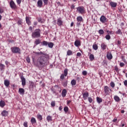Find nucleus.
Returning <instances> with one entry per match:
<instances>
[{"mask_svg": "<svg viewBox=\"0 0 127 127\" xmlns=\"http://www.w3.org/2000/svg\"><path fill=\"white\" fill-rule=\"evenodd\" d=\"M31 123L32 125H35L36 124V119L34 117H32L31 119Z\"/></svg>", "mask_w": 127, "mask_h": 127, "instance_id": "6ab92c4d", "label": "nucleus"}, {"mask_svg": "<svg viewBox=\"0 0 127 127\" xmlns=\"http://www.w3.org/2000/svg\"><path fill=\"white\" fill-rule=\"evenodd\" d=\"M114 100L116 102H120V101H121V99L120 98V97L117 95L114 96Z\"/></svg>", "mask_w": 127, "mask_h": 127, "instance_id": "bb28decb", "label": "nucleus"}, {"mask_svg": "<svg viewBox=\"0 0 127 127\" xmlns=\"http://www.w3.org/2000/svg\"><path fill=\"white\" fill-rule=\"evenodd\" d=\"M23 126L24 127H28V123L27 122H24L23 123Z\"/></svg>", "mask_w": 127, "mask_h": 127, "instance_id": "de8ad7c7", "label": "nucleus"}, {"mask_svg": "<svg viewBox=\"0 0 127 127\" xmlns=\"http://www.w3.org/2000/svg\"><path fill=\"white\" fill-rule=\"evenodd\" d=\"M88 101L90 103L93 102V99L92 98V97H88Z\"/></svg>", "mask_w": 127, "mask_h": 127, "instance_id": "09e8293b", "label": "nucleus"}, {"mask_svg": "<svg viewBox=\"0 0 127 127\" xmlns=\"http://www.w3.org/2000/svg\"><path fill=\"white\" fill-rule=\"evenodd\" d=\"M71 84L72 86H75V85H76V80L74 79L72 80L71 81Z\"/></svg>", "mask_w": 127, "mask_h": 127, "instance_id": "4c0bfd02", "label": "nucleus"}, {"mask_svg": "<svg viewBox=\"0 0 127 127\" xmlns=\"http://www.w3.org/2000/svg\"><path fill=\"white\" fill-rule=\"evenodd\" d=\"M37 20L38 22H40V23H44V21L42 18H38Z\"/></svg>", "mask_w": 127, "mask_h": 127, "instance_id": "c756f323", "label": "nucleus"}, {"mask_svg": "<svg viewBox=\"0 0 127 127\" xmlns=\"http://www.w3.org/2000/svg\"><path fill=\"white\" fill-rule=\"evenodd\" d=\"M59 110L61 111H62V106H60Z\"/></svg>", "mask_w": 127, "mask_h": 127, "instance_id": "774afa93", "label": "nucleus"}, {"mask_svg": "<svg viewBox=\"0 0 127 127\" xmlns=\"http://www.w3.org/2000/svg\"><path fill=\"white\" fill-rule=\"evenodd\" d=\"M48 0H43V1L45 5L48 4Z\"/></svg>", "mask_w": 127, "mask_h": 127, "instance_id": "37998d69", "label": "nucleus"}, {"mask_svg": "<svg viewBox=\"0 0 127 127\" xmlns=\"http://www.w3.org/2000/svg\"><path fill=\"white\" fill-rule=\"evenodd\" d=\"M41 43V40L39 39H36L34 42L35 45H38V44H40Z\"/></svg>", "mask_w": 127, "mask_h": 127, "instance_id": "f3484780", "label": "nucleus"}, {"mask_svg": "<svg viewBox=\"0 0 127 127\" xmlns=\"http://www.w3.org/2000/svg\"><path fill=\"white\" fill-rule=\"evenodd\" d=\"M42 45L43 46H47L48 45V42L46 41H44L42 43Z\"/></svg>", "mask_w": 127, "mask_h": 127, "instance_id": "7c9ffc66", "label": "nucleus"}, {"mask_svg": "<svg viewBox=\"0 0 127 127\" xmlns=\"http://www.w3.org/2000/svg\"><path fill=\"white\" fill-rule=\"evenodd\" d=\"M5 106V102L3 100H0V107L1 108H3Z\"/></svg>", "mask_w": 127, "mask_h": 127, "instance_id": "aec40b11", "label": "nucleus"}, {"mask_svg": "<svg viewBox=\"0 0 127 127\" xmlns=\"http://www.w3.org/2000/svg\"><path fill=\"white\" fill-rule=\"evenodd\" d=\"M33 86H34V83H33V82L31 81L30 83V87L33 88Z\"/></svg>", "mask_w": 127, "mask_h": 127, "instance_id": "3c124183", "label": "nucleus"}, {"mask_svg": "<svg viewBox=\"0 0 127 127\" xmlns=\"http://www.w3.org/2000/svg\"><path fill=\"white\" fill-rule=\"evenodd\" d=\"M69 109L68 108V107L65 106L64 107V111L65 112L67 113V112H68Z\"/></svg>", "mask_w": 127, "mask_h": 127, "instance_id": "a19ab883", "label": "nucleus"}, {"mask_svg": "<svg viewBox=\"0 0 127 127\" xmlns=\"http://www.w3.org/2000/svg\"><path fill=\"white\" fill-rule=\"evenodd\" d=\"M124 85L125 86H127V80H125V81H124Z\"/></svg>", "mask_w": 127, "mask_h": 127, "instance_id": "e2e57ef3", "label": "nucleus"}, {"mask_svg": "<svg viewBox=\"0 0 127 127\" xmlns=\"http://www.w3.org/2000/svg\"><path fill=\"white\" fill-rule=\"evenodd\" d=\"M73 54V53L72 52V51L68 50L67 52V55L68 56H70V55H72Z\"/></svg>", "mask_w": 127, "mask_h": 127, "instance_id": "473e14b6", "label": "nucleus"}, {"mask_svg": "<svg viewBox=\"0 0 127 127\" xmlns=\"http://www.w3.org/2000/svg\"><path fill=\"white\" fill-rule=\"evenodd\" d=\"M67 94V90L66 89H64L62 92V97H66Z\"/></svg>", "mask_w": 127, "mask_h": 127, "instance_id": "4be33fe9", "label": "nucleus"}, {"mask_svg": "<svg viewBox=\"0 0 127 127\" xmlns=\"http://www.w3.org/2000/svg\"><path fill=\"white\" fill-rule=\"evenodd\" d=\"M120 65L121 66V67H124V66L125 65V64L123 63H120Z\"/></svg>", "mask_w": 127, "mask_h": 127, "instance_id": "13d9d810", "label": "nucleus"}, {"mask_svg": "<svg viewBox=\"0 0 127 127\" xmlns=\"http://www.w3.org/2000/svg\"><path fill=\"white\" fill-rule=\"evenodd\" d=\"M48 46L49 48H53V46H54V44H53V43L50 42L48 43Z\"/></svg>", "mask_w": 127, "mask_h": 127, "instance_id": "cd10ccee", "label": "nucleus"}, {"mask_svg": "<svg viewBox=\"0 0 127 127\" xmlns=\"http://www.w3.org/2000/svg\"><path fill=\"white\" fill-rule=\"evenodd\" d=\"M24 89L23 88H19V93L20 95H24Z\"/></svg>", "mask_w": 127, "mask_h": 127, "instance_id": "412c9836", "label": "nucleus"}, {"mask_svg": "<svg viewBox=\"0 0 127 127\" xmlns=\"http://www.w3.org/2000/svg\"><path fill=\"white\" fill-rule=\"evenodd\" d=\"M110 86L112 88H115V86H116V84H115V82H114V81H111L110 83Z\"/></svg>", "mask_w": 127, "mask_h": 127, "instance_id": "c9c22d12", "label": "nucleus"}, {"mask_svg": "<svg viewBox=\"0 0 127 127\" xmlns=\"http://www.w3.org/2000/svg\"><path fill=\"white\" fill-rule=\"evenodd\" d=\"M92 47L94 50H98V45L97 44H93Z\"/></svg>", "mask_w": 127, "mask_h": 127, "instance_id": "f704fd0d", "label": "nucleus"}, {"mask_svg": "<svg viewBox=\"0 0 127 127\" xmlns=\"http://www.w3.org/2000/svg\"><path fill=\"white\" fill-rule=\"evenodd\" d=\"M52 107H54L55 106V101H52L51 103Z\"/></svg>", "mask_w": 127, "mask_h": 127, "instance_id": "603ef678", "label": "nucleus"}, {"mask_svg": "<svg viewBox=\"0 0 127 127\" xmlns=\"http://www.w3.org/2000/svg\"><path fill=\"white\" fill-rule=\"evenodd\" d=\"M87 71L86 70H84L82 71V74L84 75V76H86V75H87Z\"/></svg>", "mask_w": 127, "mask_h": 127, "instance_id": "864d4df0", "label": "nucleus"}, {"mask_svg": "<svg viewBox=\"0 0 127 127\" xmlns=\"http://www.w3.org/2000/svg\"><path fill=\"white\" fill-rule=\"evenodd\" d=\"M89 97V93L88 92H85L83 94V98L84 100H87V98Z\"/></svg>", "mask_w": 127, "mask_h": 127, "instance_id": "2eb2a0df", "label": "nucleus"}, {"mask_svg": "<svg viewBox=\"0 0 127 127\" xmlns=\"http://www.w3.org/2000/svg\"><path fill=\"white\" fill-rule=\"evenodd\" d=\"M51 91L53 94H55V93H56V91L54 89H51Z\"/></svg>", "mask_w": 127, "mask_h": 127, "instance_id": "680f3d73", "label": "nucleus"}, {"mask_svg": "<svg viewBox=\"0 0 127 127\" xmlns=\"http://www.w3.org/2000/svg\"><path fill=\"white\" fill-rule=\"evenodd\" d=\"M34 25H37V22L34 21Z\"/></svg>", "mask_w": 127, "mask_h": 127, "instance_id": "338daca9", "label": "nucleus"}, {"mask_svg": "<svg viewBox=\"0 0 127 127\" xmlns=\"http://www.w3.org/2000/svg\"><path fill=\"white\" fill-rule=\"evenodd\" d=\"M100 20L102 23H105V22H107L108 19H107V17H106L105 16L102 15L101 16Z\"/></svg>", "mask_w": 127, "mask_h": 127, "instance_id": "6e6552de", "label": "nucleus"}, {"mask_svg": "<svg viewBox=\"0 0 127 127\" xmlns=\"http://www.w3.org/2000/svg\"><path fill=\"white\" fill-rule=\"evenodd\" d=\"M64 77H65V75H64V74H62L61 75V79H64Z\"/></svg>", "mask_w": 127, "mask_h": 127, "instance_id": "bf43d9fd", "label": "nucleus"}, {"mask_svg": "<svg viewBox=\"0 0 127 127\" xmlns=\"http://www.w3.org/2000/svg\"><path fill=\"white\" fill-rule=\"evenodd\" d=\"M22 0H16V2L17 4L19 5L21 3V1Z\"/></svg>", "mask_w": 127, "mask_h": 127, "instance_id": "8fccbe9b", "label": "nucleus"}, {"mask_svg": "<svg viewBox=\"0 0 127 127\" xmlns=\"http://www.w3.org/2000/svg\"><path fill=\"white\" fill-rule=\"evenodd\" d=\"M9 84H10L9 80L5 79L4 81V84L5 86V87H8V86H9Z\"/></svg>", "mask_w": 127, "mask_h": 127, "instance_id": "a211bd4d", "label": "nucleus"}, {"mask_svg": "<svg viewBox=\"0 0 127 127\" xmlns=\"http://www.w3.org/2000/svg\"><path fill=\"white\" fill-rule=\"evenodd\" d=\"M70 8L71 9H75V5L74 4L71 5Z\"/></svg>", "mask_w": 127, "mask_h": 127, "instance_id": "4d7b16f0", "label": "nucleus"}, {"mask_svg": "<svg viewBox=\"0 0 127 127\" xmlns=\"http://www.w3.org/2000/svg\"><path fill=\"white\" fill-rule=\"evenodd\" d=\"M116 33L117 34H122V31L121 30V29H118L117 31H116Z\"/></svg>", "mask_w": 127, "mask_h": 127, "instance_id": "a18cd8bd", "label": "nucleus"}, {"mask_svg": "<svg viewBox=\"0 0 127 127\" xmlns=\"http://www.w3.org/2000/svg\"><path fill=\"white\" fill-rule=\"evenodd\" d=\"M107 32L108 34H113V33L112 31L107 30Z\"/></svg>", "mask_w": 127, "mask_h": 127, "instance_id": "5fc2aeb1", "label": "nucleus"}, {"mask_svg": "<svg viewBox=\"0 0 127 127\" xmlns=\"http://www.w3.org/2000/svg\"><path fill=\"white\" fill-rule=\"evenodd\" d=\"M3 13V10L0 9V13Z\"/></svg>", "mask_w": 127, "mask_h": 127, "instance_id": "69168bd1", "label": "nucleus"}, {"mask_svg": "<svg viewBox=\"0 0 127 127\" xmlns=\"http://www.w3.org/2000/svg\"><path fill=\"white\" fill-rule=\"evenodd\" d=\"M76 11L80 14H83L85 12V7L84 6H78L76 8Z\"/></svg>", "mask_w": 127, "mask_h": 127, "instance_id": "7ed1b4c3", "label": "nucleus"}, {"mask_svg": "<svg viewBox=\"0 0 127 127\" xmlns=\"http://www.w3.org/2000/svg\"><path fill=\"white\" fill-rule=\"evenodd\" d=\"M89 59L90 61H93L94 59H95V57L94 56V55L90 54L89 56Z\"/></svg>", "mask_w": 127, "mask_h": 127, "instance_id": "c85d7f7f", "label": "nucleus"}, {"mask_svg": "<svg viewBox=\"0 0 127 127\" xmlns=\"http://www.w3.org/2000/svg\"><path fill=\"white\" fill-rule=\"evenodd\" d=\"M47 121H48V122L52 121V117L50 116H48L47 117Z\"/></svg>", "mask_w": 127, "mask_h": 127, "instance_id": "e433bc0d", "label": "nucleus"}, {"mask_svg": "<svg viewBox=\"0 0 127 127\" xmlns=\"http://www.w3.org/2000/svg\"><path fill=\"white\" fill-rule=\"evenodd\" d=\"M57 24L59 26H62V25H63V21H62V19H61V18L58 19Z\"/></svg>", "mask_w": 127, "mask_h": 127, "instance_id": "1a4fd4ad", "label": "nucleus"}, {"mask_svg": "<svg viewBox=\"0 0 127 127\" xmlns=\"http://www.w3.org/2000/svg\"><path fill=\"white\" fill-rule=\"evenodd\" d=\"M81 55H82V54H81V53H77L76 54V56H77L78 57H81Z\"/></svg>", "mask_w": 127, "mask_h": 127, "instance_id": "6e6d98bb", "label": "nucleus"}, {"mask_svg": "<svg viewBox=\"0 0 127 127\" xmlns=\"http://www.w3.org/2000/svg\"><path fill=\"white\" fill-rule=\"evenodd\" d=\"M36 54L42 56L39 57L37 59V61H35V59H34V57H32L33 63L35 66L38 67L39 69H42L44 66H46V65L49 63V62L48 61L49 60V55L43 53L42 52L36 53Z\"/></svg>", "mask_w": 127, "mask_h": 127, "instance_id": "f257e3e1", "label": "nucleus"}, {"mask_svg": "<svg viewBox=\"0 0 127 127\" xmlns=\"http://www.w3.org/2000/svg\"><path fill=\"white\" fill-rule=\"evenodd\" d=\"M37 118L38 119V120H40V121H42V116H41L40 114H38L37 115Z\"/></svg>", "mask_w": 127, "mask_h": 127, "instance_id": "72a5a7b5", "label": "nucleus"}, {"mask_svg": "<svg viewBox=\"0 0 127 127\" xmlns=\"http://www.w3.org/2000/svg\"><path fill=\"white\" fill-rule=\"evenodd\" d=\"M41 30H40V29H36L32 33V38H39L41 36Z\"/></svg>", "mask_w": 127, "mask_h": 127, "instance_id": "f03ea898", "label": "nucleus"}, {"mask_svg": "<svg viewBox=\"0 0 127 127\" xmlns=\"http://www.w3.org/2000/svg\"><path fill=\"white\" fill-rule=\"evenodd\" d=\"M73 25H74V22H72L70 24V27H73Z\"/></svg>", "mask_w": 127, "mask_h": 127, "instance_id": "0e129e2a", "label": "nucleus"}, {"mask_svg": "<svg viewBox=\"0 0 127 127\" xmlns=\"http://www.w3.org/2000/svg\"><path fill=\"white\" fill-rule=\"evenodd\" d=\"M98 33H99V34L102 35L104 33V32L103 30L100 29L99 30Z\"/></svg>", "mask_w": 127, "mask_h": 127, "instance_id": "79ce46f5", "label": "nucleus"}, {"mask_svg": "<svg viewBox=\"0 0 127 127\" xmlns=\"http://www.w3.org/2000/svg\"><path fill=\"white\" fill-rule=\"evenodd\" d=\"M67 84H68V82L67 81H65L63 83V86L66 87Z\"/></svg>", "mask_w": 127, "mask_h": 127, "instance_id": "49530a36", "label": "nucleus"}, {"mask_svg": "<svg viewBox=\"0 0 127 127\" xmlns=\"http://www.w3.org/2000/svg\"><path fill=\"white\" fill-rule=\"evenodd\" d=\"M104 91L105 96H108V95L110 94V91L112 92V89H110V87H109V86H105L104 87Z\"/></svg>", "mask_w": 127, "mask_h": 127, "instance_id": "423d86ee", "label": "nucleus"}, {"mask_svg": "<svg viewBox=\"0 0 127 127\" xmlns=\"http://www.w3.org/2000/svg\"><path fill=\"white\" fill-rule=\"evenodd\" d=\"M9 5L12 9H15V8H16V4H15V3H14L13 0L10 1Z\"/></svg>", "mask_w": 127, "mask_h": 127, "instance_id": "0eeeda50", "label": "nucleus"}, {"mask_svg": "<svg viewBox=\"0 0 127 127\" xmlns=\"http://www.w3.org/2000/svg\"><path fill=\"white\" fill-rule=\"evenodd\" d=\"M110 4L111 6H112V7H116L117 6L118 3H117V2L111 1L110 2Z\"/></svg>", "mask_w": 127, "mask_h": 127, "instance_id": "dca6fc26", "label": "nucleus"}, {"mask_svg": "<svg viewBox=\"0 0 127 127\" xmlns=\"http://www.w3.org/2000/svg\"><path fill=\"white\" fill-rule=\"evenodd\" d=\"M105 38L107 39V40H110V39H111V36H110L109 34H107L105 36Z\"/></svg>", "mask_w": 127, "mask_h": 127, "instance_id": "58836bf2", "label": "nucleus"}, {"mask_svg": "<svg viewBox=\"0 0 127 127\" xmlns=\"http://www.w3.org/2000/svg\"><path fill=\"white\" fill-rule=\"evenodd\" d=\"M4 68H5V65L2 64L0 63V71H3L4 70Z\"/></svg>", "mask_w": 127, "mask_h": 127, "instance_id": "b1692460", "label": "nucleus"}, {"mask_svg": "<svg viewBox=\"0 0 127 127\" xmlns=\"http://www.w3.org/2000/svg\"><path fill=\"white\" fill-rule=\"evenodd\" d=\"M21 80L22 86H25L26 84V80H25V78H24L23 76H21Z\"/></svg>", "mask_w": 127, "mask_h": 127, "instance_id": "9d476101", "label": "nucleus"}, {"mask_svg": "<svg viewBox=\"0 0 127 127\" xmlns=\"http://www.w3.org/2000/svg\"><path fill=\"white\" fill-rule=\"evenodd\" d=\"M74 45L76 47H78V46H81V42L80 40H76L74 42Z\"/></svg>", "mask_w": 127, "mask_h": 127, "instance_id": "f8f14e48", "label": "nucleus"}, {"mask_svg": "<svg viewBox=\"0 0 127 127\" xmlns=\"http://www.w3.org/2000/svg\"><path fill=\"white\" fill-rule=\"evenodd\" d=\"M96 100H97V103H98V104H100V103H102V102H103V99H102V98L97 97L96 98Z\"/></svg>", "mask_w": 127, "mask_h": 127, "instance_id": "a878e982", "label": "nucleus"}, {"mask_svg": "<svg viewBox=\"0 0 127 127\" xmlns=\"http://www.w3.org/2000/svg\"><path fill=\"white\" fill-rule=\"evenodd\" d=\"M26 60L28 63H30V58L28 56L27 57Z\"/></svg>", "mask_w": 127, "mask_h": 127, "instance_id": "c03bdc74", "label": "nucleus"}, {"mask_svg": "<svg viewBox=\"0 0 127 127\" xmlns=\"http://www.w3.org/2000/svg\"><path fill=\"white\" fill-rule=\"evenodd\" d=\"M76 26L79 27L81 25V23L83 21V17L81 16H79L76 18Z\"/></svg>", "mask_w": 127, "mask_h": 127, "instance_id": "39448f33", "label": "nucleus"}, {"mask_svg": "<svg viewBox=\"0 0 127 127\" xmlns=\"http://www.w3.org/2000/svg\"><path fill=\"white\" fill-rule=\"evenodd\" d=\"M106 57L108 60H112V59H113V55H112V53H107Z\"/></svg>", "mask_w": 127, "mask_h": 127, "instance_id": "9b49d317", "label": "nucleus"}, {"mask_svg": "<svg viewBox=\"0 0 127 127\" xmlns=\"http://www.w3.org/2000/svg\"><path fill=\"white\" fill-rule=\"evenodd\" d=\"M32 26H30L29 27V28H28V29H29V30L30 31H32Z\"/></svg>", "mask_w": 127, "mask_h": 127, "instance_id": "052dcab7", "label": "nucleus"}, {"mask_svg": "<svg viewBox=\"0 0 127 127\" xmlns=\"http://www.w3.org/2000/svg\"><path fill=\"white\" fill-rule=\"evenodd\" d=\"M17 24L18 25H21L22 24V20H18L17 22Z\"/></svg>", "mask_w": 127, "mask_h": 127, "instance_id": "ea45409f", "label": "nucleus"}, {"mask_svg": "<svg viewBox=\"0 0 127 127\" xmlns=\"http://www.w3.org/2000/svg\"><path fill=\"white\" fill-rule=\"evenodd\" d=\"M1 114L2 117H7V116L8 115V112L6 111V110H3L1 113Z\"/></svg>", "mask_w": 127, "mask_h": 127, "instance_id": "4468645a", "label": "nucleus"}, {"mask_svg": "<svg viewBox=\"0 0 127 127\" xmlns=\"http://www.w3.org/2000/svg\"><path fill=\"white\" fill-rule=\"evenodd\" d=\"M101 47L103 50H106L107 49V45L105 43H102L101 45Z\"/></svg>", "mask_w": 127, "mask_h": 127, "instance_id": "5701e85b", "label": "nucleus"}, {"mask_svg": "<svg viewBox=\"0 0 127 127\" xmlns=\"http://www.w3.org/2000/svg\"><path fill=\"white\" fill-rule=\"evenodd\" d=\"M26 21L28 25H30V24H31V22H30L29 17L27 16L26 17Z\"/></svg>", "mask_w": 127, "mask_h": 127, "instance_id": "393cba45", "label": "nucleus"}, {"mask_svg": "<svg viewBox=\"0 0 127 127\" xmlns=\"http://www.w3.org/2000/svg\"><path fill=\"white\" fill-rule=\"evenodd\" d=\"M64 77L67 76V75H68V69L65 68L64 70Z\"/></svg>", "mask_w": 127, "mask_h": 127, "instance_id": "2f4dec72", "label": "nucleus"}, {"mask_svg": "<svg viewBox=\"0 0 127 127\" xmlns=\"http://www.w3.org/2000/svg\"><path fill=\"white\" fill-rule=\"evenodd\" d=\"M42 4H43V2H42V0H38L37 2L38 7H42Z\"/></svg>", "mask_w": 127, "mask_h": 127, "instance_id": "ddd939ff", "label": "nucleus"}, {"mask_svg": "<svg viewBox=\"0 0 127 127\" xmlns=\"http://www.w3.org/2000/svg\"><path fill=\"white\" fill-rule=\"evenodd\" d=\"M11 50L12 53H17L18 54H20V49L18 47H11Z\"/></svg>", "mask_w": 127, "mask_h": 127, "instance_id": "20e7f679", "label": "nucleus"}]
</instances>
